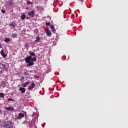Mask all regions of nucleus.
<instances>
[{
  "mask_svg": "<svg viewBox=\"0 0 128 128\" xmlns=\"http://www.w3.org/2000/svg\"><path fill=\"white\" fill-rule=\"evenodd\" d=\"M30 60H32V56H28L25 58V62L28 64L26 66H34V62Z\"/></svg>",
  "mask_w": 128,
  "mask_h": 128,
  "instance_id": "1",
  "label": "nucleus"
},
{
  "mask_svg": "<svg viewBox=\"0 0 128 128\" xmlns=\"http://www.w3.org/2000/svg\"><path fill=\"white\" fill-rule=\"evenodd\" d=\"M4 128H14V122L8 120L5 122Z\"/></svg>",
  "mask_w": 128,
  "mask_h": 128,
  "instance_id": "2",
  "label": "nucleus"
},
{
  "mask_svg": "<svg viewBox=\"0 0 128 128\" xmlns=\"http://www.w3.org/2000/svg\"><path fill=\"white\" fill-rule=\"evenodd\" d=\"M0 70H3L4 72H6L8 70V67H6V65L0 62Z\"/></svg>",
  "mask_w": 128,
  "mask_h": 128,
  "instance_id": "3",
  "label": "nucleus"
},
{
  "mask_svg": "<svg viewBox=\"0 0 128 128\" xmlns=\"http://www.w3.org/2000/svg\"><path fill=\"white\" fill-rule=\"evenodd\" d=\"M22 118H24V114L20 113L16 118V120H22Z\"/></svg>",
  "mask_w": 128,
  "mask_h": 128,
  "instance_id": "4",
  "label": "nucleus"
},
{
  "mask_svg": "<svg viewBox=\"0 0 128 128\" xmlns=\"http://www.w3.org/2000/svg\"><path fill=\"white\" fill-rule=\"evenodd\" d=\"M34 86H36V84L32 82L30 86H28V90H32V88H34Z\"/></svg>",
  "mask_w": 128,
  "mask_h": 128,
  "instance_id": "5",
  "label": "nucleus"
},
{
  "mask_svg": "<svg viewBox=\"0 0 128 128\" xmlns=\"http://www.w3.org/2000/svg\"><path fill=\"white\" fill-rule=\"evenodd\" d=\"M28 16H31V18H34V11L32 10L30 12H28Z\"/></svg>",
  "mask_w": 128,
  "mask_h": 128,
  "instance_id": "6",
  "label": "nucleus"
},
{
  "mask_svg": "<svg viewBox=\"0 0 128 128\" xmlns=\"http://www.w3.org/2000/svg\"><path fill=\"white\" fill-rule=\"evenodd\" d=\"M5 110H9V112H12L14 108L12 106H9V107H5Z\"/></svg>",
  "mask_w": 128,
  "mask_h": 128,
  "instance_id": "7",
  "label": "nucleus"
},
{
  "mask_svg": "<svg viewBox=\"0 0 128 128\" xmlns=\"http://www.w3.org/2000/svg\"><path fill=\"white\" fill-rule=\"evenodd\" d=\"M40 36H38L36 37V40H34L35 44H38V42H40Z\"/></svg>",
  "mask_w": 128,
  "mask_h": 128,
  "instance_id": "8",
  "label": "nucleus"
},
{
  "mask_svg": "<svg viewBox=\"0 0 128 128\" xmlns=\"http://www.w3.org/2000/svg\"><path fill=\"white\" fill-rule=\"evenodd\" d=\"M19 90L21 92L22 94H24L26 92V88L22 87L20 88Z\"/></svg>",
  "mask_w": 128,
  "mask_h": 128,
  "instance_id": "9",
  "label": "nucleus"
},
{
  "mask_svg": "<svg viewBox=\"0 0 128 128\" xmlns=\"http://www.w3.org/2000/svg\"><path fill=\"white\" fill-rule=\"evenodd\" d=\"M0 54L3 58H6V55L4 54V50H1L0 52Z\"/></svg>",
  "mask_w": 128,
  "mask_h": 128,
  "instance_id": "10",
  "label": "nucleus"
},
{
  "mask_svg": "<svg viewBox=\"0 0 128 128\" xmlns=\"http://www.w3.org/2000/svg\"><path fill=\"white\" fill-rule=\"evenodd\" d=\"M46 34L48 36H52V32H50V30H46Z\"/></svg>",
  "mask_w": 128,
  "mask_h": 128,
  "instance_id": "11",
  "label": "nucleus"
},
{
  "mask_svg": "<svg viewBox=\"0 0 128 128\" xmlns=\"http://www.w3.org/2000/svg\"><path fill=\"white\" fill-rule=\"evenodd\" d=\"M50 27L52 30L54 32H56V28H54V27L52 26V24L50 25Z\"/></svg>",
  "mask_w": 128,
  "mask_h": 128,
  "instance_id": "12",
  "label": "nucleus"
},
{
  "mask_svg": "<svg viewBox=\"0 0 128 128\" xmlns=\"http://www.w3.org/2000/svg\"><path fill=\"white\" fill-rule=\"evenodd\" d=\"M30 56H36V53L34 52H32L30 53Z\"/></svg>",
  "mask_w": 128,
  "mask_h": 128,
  "instance_id": "13",
  "label": "nucleus"
},
{
  "mask_svg": "<svg viewBox=\"0 0 128 128\" xmlns=\"http://www.w3.org/2000/svg\"><path fill=\"white\" fill-rule=\"evenodd\" d=\"M4 41L5 42H10V38H5Z\"/></svg>",
  "mask_w": 128,
  "mask_h": 128,
  "instance_id": "14",
  "label": "nucleus"
},
{
  "mask_svg": "<svg viewBox=\"0 0 128 128\" xmlns=\"http://www.w3.org/2000/svg\"><path fill=\"white\" fill-rule=\"evenodd\" d=\"M31 62H36V57H34V58H32L31 57Z\"/></svg>",
  "mask_w": 128,
  "mask_h": 128,
  "instance_id": "15",
  "label": "nucleus"
},
{
  "mask_svg": "<svg viewBox=\"0 0 128 128\" xmlns=\"http://www.w3.org/2000/svg\"><path fill=\"white\" fill-rule=\"evenodd\" d=\"M26 15L25 14H22L21 16V18L22 20H24V18H26Z\"/></svg>",
  "mask_w": 128,
  "mask_h": 128,
  "instance_id": "16",
  "label": "nucleus"
},
{
  "mask_svg": "<svg viewBox=\"0 0 128 128\" xmlns=\"http://www.w3.org/2000/svg\"><path fill=\"white\" fill-rule=\"evenodd\" d=\"M2 86H6V81H2Z\"/></svg>",
  "mask_w": 128,
  "mask_h": 128,
  "instance_id": "17",
  "label": "nucleus"
},
{
  "mask_svg": "<svg viewBox=\"0 0 128 128\" xmlns=\"http://www.w3.org/2000/svg\"><path fill=\"white\" fill-rule=\"evenodd\" d=\"M0 98H4V93H0Z\"/></svg>",
  "mask_w": 128,
  "mask_h": 128,
  "instance_id": "18",
  "label": "nucleus"
},
{
  "mask_svg": "<svg viewBox=\"0 0 128 128\" xmlns=\"http://www.w3.org/2000/svg\"><path fill=\"white\" fill-rule=\"evenodd\" d=\"M34 34H38V29H35L34 30Z\"/></svg>",
  "mask_w": 128,
  "mask_h": 128,
  "instance_id": "19",
  "label": "nucleus"
},
{
  "mask_svg": "<svg viewBox=\"0 0 128 128\" xmlns=\"http://www.w3.org/2000/svg\"><path fill=\"white\" fill-rule=\"evenodd\" d=\"M24 74H25L26 76H28V70H26V72H24Z\"/></svg>",
  "mask_w": 128,
  "mask_h": 128,
  "instance_id": "20",
  "label": "nucleus"
},
{
  "mask_svg": "<svg viewBox=\"0 0 128 128\" xmlns=\"http://www.w3.org/2000/svg\"><path fill=\"white\" fill-rule=\"evenodd\" d=\"M8 4L10 6H12V2L10 1L8 2Z\"/></svg>",
  "mask_w": 128,
  "mask_h": 128,
  "instance_id": "21",
  "label": "nucleus"
},
{
  "mask_svg": "<svg viewBox=\"0 0 128 128\" xmlns=\"http://www.w3.org/2000/svg\"><path fill=\"white\" fill-rule=\"evenodd\" d=\"M8 102H14V99L10 98L8 99Z\"/></svg>",
  "mask_w": 128,
  "mask_h": 128,
  "instance_id": "22",
  "label": "nucleus"
},
{
  "mask_svg": "<svg viewBox=\"0 0 128 128\" xmlns=\"http://www.w3.org/2000/svg\"><path fill=\"white\" fill-rule=\"evenodd\" d=\"M12 36L13 38H16V36H18V35L16 34H12Z\"/></svg>",
  "mask_w": 128,
  "mask_h": 128,
  "instance_id": "23",
  "label": "nucleus"
},
{
  "mask_svg": "<svg viewBox=\"0 0 128 128\" xmlns=\"http://www.w3.org/2000/svg\"><path fill=\"white\" fill-rule=\"evenodd\" d=\"M22 86H23V88H26V84H22Z\"/></svg>",
  "mask_w": 128,
  "mask_h": 128,
  "instance_id": "24",
  "label": "nucleus"
},
{
  "mask_svg": "<svg viewBox=\"0 0 128 128\" xmlns=\"http://www.w3.org/2000/svg\"><path fill=\"white\" fill-rule=\"evenodd\" d=\"M46 26H50V22H46Z\"/></svg>",
  "mask_w": 128,
  "mask_h": 128,
  "instance_id": "25",
  "label": "nucleus"
},
{
  "mask_svg": "<svg viewBox=\"0 0 128 128\" xmlns=\"http://www.w3.org/2000/svg\"><path fill=\"white\" fill-rule=\"evenodd\" d=\"M2 14H6V10H2Z\"/></svg>",
  "mask_w": 128,
  "mask_h": 128,
  "instance_id": "26",
  "label": "nucleus"
},
{
  "mask_svg": "<svg viewBox=\"0 0 128 128\" xmlns=\"http://www.w3.org/2000/svg\"><path fill=\"white\" fill-rule=\"evenodd\" d=\"M10 26H13V28H14L15 26H16L15 25H14V24H10Z\"/></svg>",
  "mask_w": 128,
  "mask_h": 128,
  "instance_id": "27",
  "label": "nucleus"
},
{
  "mask_svg": "<svg viewBox=\"0 0 128 128\" xmlns=\"http://www.w3.org/2000/svg\"><path fill=\"white\" fill-rule=\"evenodd\" d=\"M28 46H29L28 44L26 43L25 45V48H28Z\"/></svg>",
  "mask_w": 128,
  "mask_h": 128,
  "instance_id": "28",
  "label": "nucleus"
},
{
  "mask_svg": "<svg viewBox=\"0 0 128 128\" xmlns=\"http://www.w3.org/2000/svg\"><path fill=\"white\" fill-rule=\"evenodd\" d=\"M26 86H28V84H30V82H27L26 83Z\"/></svg>",
  "mask_w": 128,
  "mask_h": 128,
  "instance_id": "29",
  "label": "nucleus"
},
{
  "mask_svg": "<svg viewBox=\"0 0 128 128\" xmlns=\"http://www.w3.org/2000/svg\"><path fill=\"white\" fill-rule=\"evenodd\" d=\"M47 18H49L50 20H52V18L50 16H47Z\"/></svg>",
  "mask_w": 128,
  "mask_h": 128,
  "instance_id": "30",
  "label": "nucleus"
},
{
  "mask_svg": "<svg viewBox=\"0 0 128 128\" xmlns=\"http://www.w3.org/2000/svg\"><path fill=\"white\" fill-rule=\"evenodd\" d=\"M27 4H30V1H28V2H27Z\"/></svg>",
  "mask_w": 128,
  "mask_h": 128,
  "instance_id": "31",
  "label": "nucleus"
},
{
  "mask_svg": "<svg viewBox=\"0 0 128 128\" xmlns=\"http://www.w3.org/2000/svg\"><path fill=\"white\" fill-rule=\"evenodd\" d=\"M26 20H30V17L26 16Z\"/></svg>",
  "mask_w": 128,
  "mask_h": 128,
  "instance_id": "32",
  "label": "nucleus"
},
{
  "mask_svg": "<svg viewBox=\"0 0 128 128\" xmlns=\"http://www.w3.org/2000/svg\"><path fill=\"white\" fill-rule=\"evenodd\" d=\"M2 74V70H0V74Z\"/></svg>",
  "mask_w": 128,
  "mask_h": 128,
  "instance_id": "33",
  "label": "nucleus"
},
{
  "mask_svg": "<svg viewBox=\"0 0 128 128\" xmlns=\"http://www.w3.org/2000/svg\"><path fill=\"white\" fill-rule=\"evenodd\" d=\"M2 48V44H0V48Z\"/></svg>",
  "mask_w": 128,
  "mask_h": 128,
  "instance_id": "34",
  "label": "nucleus"
},
{
  "mask_svg": "<svg viewBox=\"0 0 128 128\" xmlns=\"http://www.w3.org/2000/svg\"><path fill=\"white\" fill-rule=\"evenodd\" d=\"M36 78H38V76H36Z\"/></svg>",
  "mask_w": 128,
  "mask_h": 128,
  "instance_id": "35",
  "label": "nucleus"
},
{
  "mask_svg": "<svg viewBox=\"0 0 128 128\" xmlns=\"http://www.w3.org/2000/svg\"><path fill=\"white\" fill-rule=\"evenodd\" d=\"M2 110H0V113H2Z\"/></svg>",
  "mask_w": 128,
  "mask_h": 128,
  "instance_id": "36",
  "label": "nucleus"
},
{
  "mask_svg": "<svg viewBox=\"0 0 128 128\" xmlns=\"http://www.w3.org/2000/svg\"><path fill=\"white\" fill-rule=\"evenodd\" d=\"M81 2H84V0H81Z\"/></svg>",
  "mask_w": 128,
  "mask_h": 128,
  "instance_id": "37",
  "label": "nucleus"
},
{
  "mask_svg": "<svg viewBox=\"0 0 128 128\" xmlns=\"http://www.w3.org/2000/svg\"><path fill=\"white\" fill-rule=\"evenodd\" d=\"M24 78V77H22V78Z\"/></svg>",
  "mask_w": 128,
  "mask_h": 128,
  "instance_id": "38",
  "label": "nucleus"
},
{
  "mask_svg": "<svg viewBox=\"0 0 128 128\" xmlns=\"http://www.w3.org/2000/svg\"><path fill=\"white\" fill-rule=\"evenodd\" d=\"M4 114H6V112H4Z\"/></svg>",
  "mask_w": 128,
  "mask_h": 128,
  "instance_id": "39",
  "label": "nucleus"
},
{
  "mask_svg": "<svg viewBox=\"0 0 128 128\" xmlns=\"http://www.w3.org/2000/svg\"><path fill=\"white\" fill-rule=\"evenodd\" d=\"M31 4H32V2H31Z\"/></svg>",
  "mask_w": 128,
  "mask_h": 128,
  "instance_id": "40",
  "label": "nucleus"
},
{
  "mask_svg": "<svg viewBox=\"0 0 128 128\" xmlns=\"http://www.w3.org/2000/svg\"><path fill=\"white\" fill-rule=\"evenodd\" d=\"M12 12H14V10H12Z\"/></svg>",
  "mask_w": 128,
  "mask_h": 128,
  "instance_id": "41",
  "label": "nucleus"
}]
</instances>
